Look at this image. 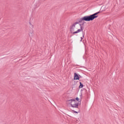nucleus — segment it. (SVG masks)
<instances>
[{
    "mask_svg": "<svg viewBox=\"0 0 124 124\" xmlns=\"http://www.w3.org/2000/svg\"><path fill=\"white\" fill-rule=\"evenodd\" d=\"M70 31L73 34H77L83 31V26L78 22H75L70 26Z\"/></svg>",
    "mask_w": 124,
    "mask_h": 124,
    "instance_id": "f257e3e1",
    "label": "nucleus"
},
{
    "mask_svg": "<svg viewBox=\"0 0 124 124\" xmlns=\"http://www.w3.org/2000/svg\"><path fill=\"white\" fill-rule=\"evenodd\" d=\"M80 99L79 98L77 97L75 99H72L71 100H68L67 102L71 107L73 108H78V105H79V103H80Z\"/></svg>",
    "mask_w": 124,
    "mask_h": 124,
    "instance_id": "f03ea898",
    "label": "nucleus"
},
{
    "mask_svg": "<svg viewBox=\"0 0 124 124\" xmlns=\"http://www.w3.org/2000/svg\"><path fill=\"white\" fill-rule=\"evenodd\" d=\"M97 14H99V12H97L93 15H90V16H86L82 18V21H93L94 19H95L98 17Z\"/></svg>",
    "mask_w": 124,
    "mask_h": 124,
    "instance_id": "7ed1b4c3",
    "label": "nucleus"
},
{
    "mask_svg": "<svg viewBox=\"0 0 124 124\" xmlns=\"http://www.w3.org/2000/svg\"><path fill=\"white\" fill-rule=\"evenodd\" d=\"M74 80H79V76H78V75H77L76 74V73H75L74 74Z\"/></svg>",
    "mask_w": 124,
    "mask_h": 124,
    "instance_id": "20e7f679",
    "label": "nucleus"
},
{
    "mask_svg": "<svg viewBox=\"0 0 124 124\" xmlns=\"http://www.w3.org/2000/svg\"><path fill=\"white\" fill-rule=\"evenodd\" d=\"M80 85L79 86V89H82V88H83V87H84V85H83V84H82L81 82H79Z\"/></svg>",
    "mask_w": 124,
    "mask_h": 124,
    "instance_id": "39448f33",
    "label": "nucleus"
},
{
    "mask_svg": "<svg viewBox=\"0 0 124 124\" xmlns=\"http://www.w3.org/2000/svg\"><path fill=\"white\" fill-rule=\"evenodd\" d=\"M82 39H83V38L82 37L78 38L77 40L78 42H81V41H82Z\"/></svg>",
    "mask_w": 124,
    "mask_h": 124,
    "instance_id": "423d86ee",
    "label": "nucleus"
},
{
    "mask_svg": "<svg viewBox=\"0 0 124 124\" xmlns=\"http://www.w3.org/2000/svg\"><path fill=\"white\" fill-rule=\"evenodd\" d=\"M74 113H78V112H77V111H74Z\"/></svg>",
    "mask_w": 124,
    "mask_h": 124,
    "instance_id": "0eeeda50",
    "label": "nucleus"
},
{
    "mask_svg": "<svg viewBox=\"0 0 124 124\" xmlns=\"http://www.w3.org/2000/svg\"><path fill=\"white\" fill-rule=\"evenodd\" d=\"M83 37H84V35L83 36Z\"/></svg>",
    "mask_w": 124,
    "mask_h": 124,
    "instance_id": "6e6552de",
    "label": "nucleus"
}]
</instances>
